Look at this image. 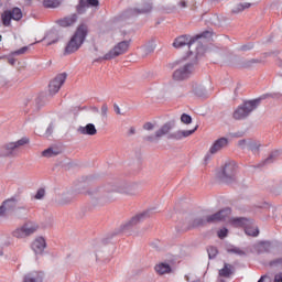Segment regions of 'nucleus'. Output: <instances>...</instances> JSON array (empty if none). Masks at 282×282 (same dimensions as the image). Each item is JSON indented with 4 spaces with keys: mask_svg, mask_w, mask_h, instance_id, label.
I'll return each instance as SVG.
<instances>
[{
    "mask_svg": "<svg viewBox=\"0 0 282 282\" xmlns=\"http://www.w3.org/2000/svg\"><path fill=\"white\" fill-rule=\"evenodd\" d=\"M87 34H89V26H87V24H79L74 35L66 44V47L64 50L65 56L74 54V52H78V50H80V47L83 46V43H85Z\"/></svg>",
    "mask_w": 282,
    "mask_h": 282,
    "instance_id": "f257e3e1",
    "label": "nucleus"
},
{
    "mask_svg": "<svg viewBox=\"0 0 282 282\" xmlns=\"http://www.w3.org/2000/svg\"><path fill=\"white\" fill-rule=\"evenodd\" d=\"M259 99L246 101L245 104L238 106V108L234 111L232 118L234 120H245L248 118L257 107H259Z\"/></svg>",
    "mask_w": 282,
    "mask_h": 282,
    "instance_id": "f03ea898",
    "label": "nucleus"
},
{
    "mask_svg": "<svg viewBox=\"0 0 282 282\" xmlns=\"http://www.w3.org/2000/svg\"><path fill=\"white\" fill-rule=\"evenodd\" d=\"M230 208L221 209L220 212L207 216L206 220L203 218H196L193 220V228H198V226H204V224H215L216 221H224L230 217Z\"/></svg>",
    "mask_w": 282,
    "mask_h": 282,
    "instance_id": "7ed1b4c3",
    "label": "nucleus"
},
{
    "mask_svg": "<svg viewBox=\"0 0 282 282\" xmlns=\"http://www.w3.org/2000/svg\"><path fill=\"white\" fill-rule=\"evenodd\" d=\"M39 230V225L33 221H26L22 226L15 228L11 231V236L14 239H28V237H32L34 232Z\"/></svg>",
    "mask_w": 282,
    "mask_h": 282,
    "instance_id": "20e7f679",
    "label": "nucleus"
},
{
    "mask_svg": "<svg viewBox=\"0 0 282 282\" xmlns=\"http://www.w3.org/2000/svg\"><path fill=\"white\" fill-rule=\"evenodd\" d=\"M213 36V32L210 31H204L202 34H198L196 36L191 35H181L175 39L173 46L176 48L184 47L187 45V47H191L195 41H198V39H210Z\"/></svg>",
    "mask_w": 282,
    "mask_h": 282,
    "instance_id": "39448f33",
    "label": "nucleus"
},
{
    "mask_svg": "<svg viewBox=\"0 0 282 282\" xmlns=\"http://www.w3.org/2000/svg\"><path fill=\"white\" fill-rule=\"evenodd\" d=\"M230 223L235 228H245V232L249 237L259 236V228L252 226V220L248 218H232Z\"/></svg>",
    "mask_w": 282,
    "mask_h": 282,
    "instance_id": "423d86ee",
    "label": "nucleus"
},
{
    "mask_svg": "<svg viewBox=\"0 0 282 282\" xmlns=\"http://www.w3.org/2000/svg\"><path fill=\"white\" fill-rule=\"evenodd\" d=\"M194 72L195 65L193 63H185L173 72L172 79L176 83H182V80H188V77L193 76Z\"/></svg>",
    "mask_w": 282,
    "mask_h": 282,
    "instance_id": "0eeeda50",
    "label": "nucleus"
},
{
    "mask_svg": "<svg viewBox=\"0 0 282 282\" xmlns=\"http://www.w3.org/2000/svg\"><path fill=\"white\" fill-rule=\"evenodd\" d=\"M131 46V41H121L117 43L108 53L104 55L105 61H112V58H118V56H122V54H127L129 52V47Z\"/></svg>",
    "mask_w": 282,
    "mask_h": 282,
    "instance_id": "6e6552de",
    "label": "nucleus"
},
{
    "mask_svg": "<svg viewBox=\"0 0 282 282\" xmlns=\"http://www.w3.org/2000/svg\"><path fill=\"white\" fill-rule=\"evenodd\" d=\"M2 25L4 28H10L12 20L13 21H21L23 19V11L19 7L13 8L12 10H6L1 14Z\"/></svg>",
    "mask_w": 282,
    "mask_h": 282,
    "instance_id": "1a4fd4ad",
    "label": "nucleus"
},
{
    "mask_svg": "<svg viewBox=\"0 0 282 282\" xmlns=\"http://www.w3.org/2000/svg\"><path fill=\"white\" fill-rule=\"evenodd\" d=\"M65 80H67V74L65 73L57 75L53 80H51L48 84L50 94H58V91H61V87L65 85Z\"/></svg>",
    "mask_w": 282,
    "mask_h": 282,
    "instance_id": "9d476101",
    "label": "nucleus"
},
{
    "mask_svg": "<svg viewBox=\"0 0 282 282\" xmlns=\"http://www.w3.org/2000/svg\"><path fill=\"white\" fill-rule=\"evenodd\" d=\"M171 129H173V123L166 122L155 131L154 137L149 135L145 138V140L148 142H155V140H160V138H163V135H167V133L171 132Z\"/></svg>",
    "mask_w": 282,
    "mask_h": 282,
    "instance_id": "9b49d317",
    "label": "nucleus"
},
{
    "mask_svg": "<svg viewBox=\"0 0 282 282\" xmlns=\"http://www.w3.org/2000/svg\"><path fill=\"white\" fill-rule=\"evenodd\" d=\"M45 281V273L43 271H31L23 278V282H43Z\"/></svg>",
    "mask_w": 282,
    "mask_h": 282,
    "instance_id": "f8f14e48",
    "label": "nucleus"
},
{
    "mask_svg": "<svg viewBox=\"0 0 282 282\" xmlns=\"http://www.w3.org/2000/svg\"><path fill=\"white\" fill-rule=\"evenodd\" d=\"M98 4V0H79L77 12L78 14H83L87 11V8H96Z\"/></svg>",
    "mask_w": 282,
    "mask_h": 282,
    "instance_id": "ddd939ff",
    "label": "nucleus"
},
{
    "mask_svg": "<svg viewBox=\"0 0 282 282\" xmlns=\"http://www.w3.org/2000/svg\"><path fill=\"white\" fill-rule=\"evenodd\" d=\"M46 246L47 243L45 242V238L39 237L32 242L31 248L35 254H43Z\"/></svg>",
    "mask_w": 282,
    "mask_h": 282,
    "instance_id": "4468645a",
    "label": "nucleus"
},
{
    "mask_svg": "<svg viewBox=\"0 0 282 282\" xmlns=\"http://www.w3.org/2000/svg\"><path fill=\"white\" fill-rule=\"evenodd\" d=\"M17 208V199L10 198L3 202L2 206H0V217H3V215H7V213H11Z\"/></svg>",
    "mask_w": 282,
    "mask_h": 282,
    "instance_id": "2eb2a0df",
    "label": "nucleus"
},
{
    "mask_svg": "<svg viewBox=\"0 0 282 282\" xmlns=\"http://www.w3.org/2000/svg\"><path fill=\"white\" fill-rule=\"evenodd\" d=\"M225 147H228V140L226 138H220L213 143L209 149V153H212V155H215V153H219V151H221V149H225Z\"/></svg>",
    "mask_w": 282,
    "mask_h": 282,
    "instance_id": "dca6fc26",
    "label": "nucleus"
},
{
    "mask_svg": "<svg viewBox=\"0 0 282 282\" xmlns=\"http://www.w3.org/2000/svg\"><path fill=\"white\" fill-rule=\"evenodd\" d=\"M14 151H17V148H14L13 142L6 143L0 148V158H12Z\"/></svg>",
    "mask_w": 282,
    "mask_h": 282,
    "instance_id": "f3484780",
    "label": "nucleus"
},
{
    "mask_svg": "<svg viewBox=\"0 0 282 282\" xmlns=\"http://www.w3.org/2000/svg\"><path fill=\"white\" fill-rule=\"evenodd\" d=\"M237 173V165L235 163H227L223 169L225 180H232Z\"/></svg>",
    "mask_w": 282,
    "mask_h": 282,
    "instance_id": "a211bd4d",
    "label": "nucleus"
},
{
    "mask_svg": "<svg viewBox=\"0 0 282 282\" xmlns=\"http://www.w3.org/2000/svg\"><path fill=\"white\" fill-rule=\"evenodd\" d=\"M78 133L82 135H96L98 133V130L96 129V126L94 123H87L85 127L78 128Z\"/></svg>",
    "mask_w": 282,
    "mask_h": 282,
    "instance_id": "6ab92c4d",
    "label": "nucleus"
},
{
    "mask_svg": "<svg viewBox=\"0 0 282 282\" xmlns=\"http://www.w3.org/2000/svg\"><path fill=\"white\" fill-rule=\"evenodd\" d=\"M76 21H78V17L73 14L70 17L58 20V25H61V28H69L70 25H74Z\"/></svg>",
    "mask_w": 282,
    "mask_h": 282,
    "instance_id": "aec40b11",
    "label": "nucleus"
},
{
    "mask_svg": "<svg viewBox=\"0 0 282 282\" xmlns=\"http://www.w3.org/2000/svg\"><path fill=\"white\" fill-rule=\"evenodd\" d=\"M154 270L156 272V274H170L171 272V264L165 263V262H160L159 264H156L154 267Z\"/></svg>",
    "mask_w": 282,
    "mask_h": 282,
    "instance_id": "412c9836",
    "label": "nucleus"
},
{
    "mask_svg": "<svg viewBox=\"0 0 282 282\" xmlns=\"http://www.w3.org/2000/svg\"><path fill=\"white\" fill-rule=\"evenodd\" d=\"M218 274L225 279H230V276H232V265L225 263L224 268L218 271Z\"/></svg>",
    "mask_w": 282,
    "mask_h": 282,
    "instance_id": "4be33fe9",
    "label": "nucleus"
},
{
    "mask_svg": "<svg viewBox=\"0 0 282 282\" xmlns=\"http://www.w3.org/2000/svg\"><path fill=\"white\" fill-rule=\"evenodd\" d=\"M252 4L245 2V3H239L237 4L234 9L232 12L234 14H239V12H243V10H248V8H250Z\"/></svg>",
    "mask_w": 282,
    "mask_h": 282,
    "instance_id": "5701e85b",
    "label": "nucleus"
},
{
    "mask_svg": "<svg viewBox=\"0 0 282 282\" xmlns=\"http://www.w3.org/2000/svg\"><path fill=\"white\" fill-rule=\"evenodd\" d=\"M25 144H30V138L23 137L22 139L13 142V147L17 149H21V147H25Z\"/></svg>",
    "mask_w": 282,
    "mask_h": 282,
    "instance_id": "b1692460",
    "label": "nucleus"
},
{
    "mask_svg": "<svg viewBox=\"0 0 282 282\" xmlns=\"http://www.w3.org/2000/svg\"><path fill=\"white\" fill-rule=\"evenodd\" d=\"M59 153H61V151L53 150L52 148H48L42 152V155H43V158H54V156L58 155Z\"/></svg>",
    "mask_w": 282,
    "mask_h": 282,
    "instance_id": "393cba45",
    "label": "nucleus"
},
{
    "mask_svg": "<svg viewBox=\"0 0 282 282\" xmlns=\"http://www.w3.org/2000/svg\"><path fill=\"white\" fill-rule=\"evenodd\" d=\"M44 8H58L61 0H43Z\"/></svg>",
    "mask_w": 282,
    "mask_h": 282,
    "instance_id": "a878e982",
    "label": "nucleus"
},
{
    "mask_svg": "<svg viewBox=\"0 0 282 282\" xmlns=\"http://www.w3.org/2000/svg\"><path fill=\"white\" fill-rule=\"evenodd\" d=\"M193 91H194L195 96H198L199 98H202L203 96H206V88H204V86H202V85H196L193 88Z\"/></svg>",
    "mask_w": 282,
    "mask_h": 282,
    "instance_id": "bb28decb",
    "label": "nucleus"
},
{
    "mask_svg": "<svg viewBox=\"0 0 282 282\" xmlns=\"http://www.w3.org/2000/svg\"><path fill=\"white\" fill-rule=\"evenodd\" d=\"M153 9V7L151 4H145V7L143 9H134L132 11V14H147L148 12H150Z\"/></svg>",
    "mask_w": 282,
    "mask_h": 282,
    "instance_id": "cd10ccee",
    "label": "nucleus"
},
{
    "mask_svg": "<svg viewBox=\"0 0 282 282\" xmlns=\"http://www.w3.org/2000/svg\"><path fill=\"white\" fill-rule=\"evenodd\" d=\"M142 217H144V214H140L137 215L134 217H132L129 223L126 225V228H129L131 226H135V224H139L140 219H142Z\"/></svg>",
    "mask_w": 282,
    "mask_h": 282,
    "instance_id": "c85d7f7f",
    "label": "nucleus"
},
{
    "mask_svg": "<svg viewBox=\"0 0 282 282\" xmlns=\"http://www.w3.org/2000/svg\"><path fill=\"white\" fill-rule=\"evenodd\" d=\"M197 126L193 129V130H181V137L184 138H188L191 135H193V133H195V131L197 130Z\"/></svg>",
    "mask_w": 282,
    "mask_h": 282,
    "instance_id": "c756f323",
    "label": "nucleus"
},
{
    "mask_svg": "<svg viewBox=\"0 0 282 282\" xmlns=\"http://www.w3.org/2000/svg\"><path fill=\"white\" fill-rule=\"evenodd\" d=\"M227 252H231L232 254H239L240 257L246 254V252H243V250L237 248V247H230L227 249Z\"/></svg>",
    "mask_w": 282,
    "mask_h": 282,
    "instance_id": "7c9ffc66",
    "label": "nucleus"
},
{
    "mask_svg": "<svg viewBox=\"0 0 282 282\" xmlns=\"http://www.w3.org/2000/svg\"><path fill=\"white\" fill-rule=\"evenodd\" d=\"M181 122H183V124H191V122H193V118L187 113H183L181 116Z\"/></svg>",
    "mask_w": 282,
    "mask_h": 282,
    "instance_id": "2f4dec72",
    "label": "nucleus"
},
{
    "mask_svg": "<svg viewBox=\"0 0 282 282\" xmlns=\"http://www.w3.org/2000/svg\"><path fill=\"white\" fill-rule=\"evenodd\" d=\"M279 155H281V152H279V150L273 151L270 156L265 160L267 164H270V162H272L273 160H275V158H279Z\"/></svg>",
    "mask_w": 282,
    "mask_h": 282,
    "instance_id": "473e14b6",
    "label": "nucleus"
},
{
    "mask_svg": "<svg viewBox=\"0 0 282 282\" xmlns=\"http://www.w3.org/2000/svg\"><path fill=\"white\" fill-rule=\"evenodd\" d=\"M170 140H183L181 130L169 135Z\"/></svg>",
    "mask_w": 282,
    "mask_h": 282,
    "instance_id": "72a5a7b5",
    "label": "nucleus"
},
{
    "mask_svg": "<svg viewBox=\"0 0 282 282\" xmlns=\"http://www.w3.org/2000/svg\"><path fill=\"white\" fill-rule=\"evenodd\" d=\"M45 197V188L37 189L34 199H43Z\"/></svg>",
    "mask_w": 282,
    "mask_h": 282,
    "instance_id": "f704fd0d",
    "label": "nucleus"
},
{
    "mask_svg": "<svg viewBox=\"0 0 282 282\" xmlns=\"http://www.w3.org/2000/svg\"><path fill=\"white\" fill-rule=\"evenodd\" d=\"M218 237H219V239H226V237H228V229L223 228V229L218 230Z\"/></svg>",
    "mask_w": 282,
    "mask_h": 282,
    "instance_id": "c9c22d12",
    "label": "nucleus"
},
{
    "mask_svg": "<svg viewBox=\"0 0 282 282\" xmlns=\"http://www.w3.org/2000/svg\"><path fill=\"white\" fill-rule=\"evenodd\" d=\"M143 129H144L145 131H153V130L155 129V124H154V123H151V122H145V123L143 124Z\"/></svg>",
    "mask_w": 282,
    "mask_h": 282,
    "instance_id": "e433bc0d",
    "label": "nucleus"
},
{
    "mask_svg": "<svg viewBox=\"0 0 282 282\" xmlns=\"http://www.w3.org/2000/svg\"><path fill=\"white\" fill-rule=\"evenodd\" d=\"M107 113H109V106H107V104H104L101 106V116L107 117Z\"/></svg>",
    "mask_w": 282,
    "mask_h": 282,
    "instance_id": "4c0bfd02",
    "label": "nucleus"
},
{
    "mask_svg": "<svg viewBox=\"0 0 282 282\" xmlns=\"http://www.w3.org/2000/svg\"><path fill=\"white\" fill-rule=\"evenodd\" d=\"M208 254H209V258L213 259V257H216L217 256V248L215 247H210L208 249Z\"/></svg>",
    "mask_w": 282,
    "mask_h": 282,
    "instance_id": "58836bf2",
    "label": "nucleus"
},
{
    "mask_svg": "<svg viewBox=\"0 0 282 282\" xmlns=\"http://www.w3.org/2000/svg\"><path fill=\"white\" fill-rule=\"evenodd\" d=\"M28 52V46H23L22 48L14 52L17 55L25 54Z\"/></svg>",
    "mask_w": 282,
    "mask_h": 282,
    "instance_id": "ea45409f",
    "label": "nucleus"
},
{
    "mask_svg": "<svg viewBox=\"0 0 282 282\" xmlns=\"http://www.w3.org/2000/svg\"><path fill=\"white\" fill-rule=\"evenodd\" d=\"M122 193H124L126 195H135V192H131V186L126 187Z\"/></svg>",
    "mask_w": 282,
    "mask_h": 282,
    "instance_id": "a19ab883",
    "label": "nucleus"
},
{
    "mask_svg": "<svg viewBox=\"0 0 282 282\" xmlns=\"http://www.w3.org/2000/svg\"><path fill=\"white\" fill-rule=\"evenodd\" d=\"M24 214V215H28V208H25V207H19L18 208V215H21V214Z\"/></svg>",
    "mask_w": 282,
    "mask_h": 282,
    "instance_id": "79ce46f5",
    "label": "nucleus"
},
{
    "mask_svg": "<svg viewBox=\"0 0 282 282\" xmlns=\"http://www.w3.org/2000/svg\"><path fill=\"white\" fill-rule=\"evenodd\" d=\"M113 109H115V112L117 113V116L122 115V112L120 111V106H118L117 104L113 105Z\"/></svg>",
    "mask_w": 282,
    "mask_h": 282,
    "instance_id": "37998d69",
    "label": "nucleus"
},
{
    "mask_svg": "<svg viewBox=\"0 0 282 282\" xmlns=\"http://www.w3.org/2000/svg\"><path fill=\"white\" fill-rule=\"evenodd\" d=\"M274 282H282V273L275 274Z\"/></svg>",
    "mask_w": 282,
    "mask_h": 282,
    "instance_id": "c03bdc74",
    "label": "nucleus"
},
{
    "mask_svg": "<svg viewBox=\"0 0 282 282\" xmlns=\"http://www.w3.org/2000/svg\"><path fill=\"white\" fill-rule=\"evenodd\" d=\"M178 6H180V8H186V1L185 0H181L178 2Z\"/></svg>",
    "mask_w": 282,
    "mask_h": 282,
    "instance_id": "a18cd8bd",
    "label": "nucleus"
},
{
    "mask_svg": "<svg viewBox=\"0 0 282 282\" xmlns=\"http://www.w3.org/2000/svg\"><path fill=\"white\" fill-rule=\"evenodd\" d=\"M238 144H239L240 147H243V145L246 144V140H240V141L238 142Z\"/></svg>",
    "mask_w": 282,
    "mask_h": 282,
    "instance_id": "49530a36",
    "label": "nucleus"
},
{
    "mask_svg": "<svg viewBox=\"0 0 282 282\" xmlns=\"http://www.w3.org/2000/svg\"><path fill=\"white\" fill-rule=\"evenodd\" d=\"M241 50L246 52L247 50H250V46H242Z\"/></svg>",
    "mask_w": 282,
    "mask_h": 282,
    "instance_id": "de8ad7c7",
    "label": "nucleus"
},
{
    "mask_svg": "<svg viewBox=\"0 0 282 282\" xmlns=\"http://www.w3.org/2000/svg\"><path fill=\"white\" fill-rule=\"evenodd\" d=\"M46 133H47V135H51L52 134V128H48Z\"/></svg>",
    "mask_w": 282,
    "mask_h": 282,
    "instance_id": "09e8293b",
    "label": "nucleus"
},
{
    "mask_svg": "<svg viewBox=\"0 0 282 282\" xmlns=\"http://www.w3.org/2000/svg\"><path fill=\"white\" fill-rule=\"evenodd\" d=\"M130 133H131V134L135 133V128H131V129H130Z\"/></svg>",
    "mask_w": 282,
    "mask_h": 282,
    "instance_id": "8fccbe9b",
    "label": "nucleus"
},
{
    "mask_svg": "<svg viewBox=\"0 0 282 282\" xmlns=\"http://www.w3.org/2000/svg\"><path fill=\"white\" fill-rule=\"evenodd\" d=\"M252 63H261L260 59H252Z\"/></svg>",
    "mask_w": 282,
    "mask_h": 282,
    "instance_id": "3c124183",
    "label": "nucleus"
},
{
    "mask_svg": "<svg viewBox=\"0 0 282 282\" xmlns=\"http://www.w3.org/2000/svg\"><path fill=\"white\" fill-rule=\"evenodd\" d=\"M264 246H270V242H262Z\"/></svg>",
    "mask_w": 282,
    "mask_h": 282,
    "instance_id": "603ef678",
    "label": "nucleus"
},
{
    "mask_svg": "<svg viewBox=\"0 0 282 282\" xmlns=\"http://www.w3.org/2000/svg\"><path fill=\"white\" fill-rule=\"evenodd\" d=\"M219 282H226L224 279H220Z\"/></svg>",
    "mask_w": 282,
    "mask_h": 282,
    "instance_id": "864d4df0",
    "label": "nucleus"
}]
</instances>
